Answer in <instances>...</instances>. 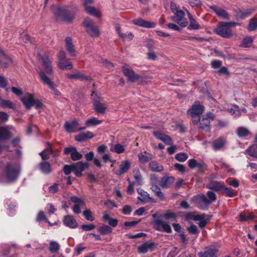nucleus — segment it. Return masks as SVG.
Returning <instances> with one entry per match:
<instances>
[{"mask_svg":"<svg viewBox=\"0 0 257 257\" xmlns=\"http://www.w3.org/2000/svg\"><path fill=\"white\" fill-rule=\"evenodd\" d=\"M41 63L42 66L38 72L41 81L47 85L56 95H59L60 92L55 87L51 79L47 76L53 74L54 73L51 60L47 55H44L41 58Z\"/></svg>","mask_w":257,"mask_h":257,"instance_id":"nucleus-1","label":"nucleus"},{"mask_svg":"<svg viewBox=\"0 0 257 257\" xmlns=\"http://www.w3.org/2000/svg\"><path fill=\"white\" fill-rule=\"evenodd\" d=\"M19 172V165L15 163L10 162L6 165L4 175L8 181H12L18 178Z\"/></svg>","mask_w":257,"mask_h":257,"instance_id":"nucleus-2","label":"nucleus"},{"mask_svg":"<svg viewBox=\"0 0 257 257\" xmlns=\"http://www.w3.org/2000/svg\"><path fill=\"white\" fill-rule=\"evenodd\" d=\"M52 10L57 19L64 23H71L74 19L73 15L66 14L65 10L63 7L54 6L52 8Z\"/></svg>","mask_w":257,"mask_h":257,"instance_id":"nucleus-3","label":"nucleus"},{"mask_svg":"<svg viewBox=\"0 0 257 257\" xmlns=\"http://www.w3.org/2000/svg\"><path fill=\"white\" fill-rule=\"evenodd\" d=\"M91 97L95 111L98 114H104L107 109V106L103 98L98 96L94 92H92Z\"/></svg>","mask_w":257,"mask_h":257,"instance_id":"nucleus-4","label":"nucleus"},{"mask_svg":"<svg viewBox=\"0 0 257 257\" xmlns=\"http://www.w3.org/2000/svg\"><path fill=\"white\" fill-rule=\"evenodd\" d=\"M204 110V107L198 101H195L192 107L188 110L187 114L192 118V121L194 124L198 123V120L196 117H199Z\"/></svg>","mask_w":257,"mask_h":257,"instance_id":"nucleus-5","label":"nucleus"},{"mask_svg":"<svg viewBox=\"0 0 257 257\" xmlns=\"http://www.w3.org/2000/svg\"><path fill=\"white\" fill-rule=\"evenodd\" d=\"M214 32L224 38H230L233 36L231 30L227 22L220 23L214 30Z\"/></svg>","mask_w":257,"mask_h":257,"instance_id":"nucleus-6","label":"nucleus"},{"mask_svg":"<svg viewBox=\"0 0 257 257\" xmlns=\"http://www.w3.org/2000/svg\"><path fill=\"white\" fill-rule=\"evenodd\" d=\"M58 66L62 70H71L73 66L70 61L66 58V54L64 51H60L58 55Z\"/></svg>","mask_w":257,"mask_h":257,"instance_id":"nucleus-7","label":"nucleus"},{"mask_svg":"<svg viewBox=\"0 0 257 257\" xmlns=\"http://www.w3.org/2000/svg\"><path fill=\"white\" fill-rule=\"evenodd\" d=\"M83 23L86 29V32L91 37L96 38L99 36L100 32L98 27L94 25V22L91 19L86 18Z\"/></svg>","mask_w":257,"mask_h":257,"instance_id":"nucleus-8","label":"nucleus"},{"mask_svg":"<svg viewBox=\"0 0 257 257\" xmlns=\"http://www.w3.org/2000/svg\"><path fill=\"white\" fill-rule=\"evenodd\" d=\"M193 201L197 204L198 207L203 210L206 209L209 204L210 201L204 194H199L194 196Z\"/></svg>","mask_w":257,"mask_h":257,"instance_id":"nucleus-9","label":"nucleus"},{"mask_svg":"<svg viewBox=\"0 0 257 257\" xmlns=\"http://www.w3.org/2000/svg\"><path fill=\"white\" fill-rule=\"evenodd\" d=\"M94 0H84L83 7L86 12L94 17L100 18L101 16L100 12L92 6Z\"/></svg>","mask_w":257,"mask_h":257,"instance_id":"nucleus-10","label":"nucleus"},{"mask_svg":"<svg viewBox=\"0 0 257 257\" xmlns=\"http://www.w3.org/2000/svg\"><path fill=\"white\" fill-rule=\"evenodd\" d=\"M174 14L175 16L171 18L172 21L177 23L182 27H185L187 26L188 22L184 19L185 13L183 11L179 10L175 12Z\"/></svg>","mask_w":257,"mask_h":257,"instance_id":"nucleus-11","label":"nucleus"},{"mask_svg":"<svg viewBox=\"0 0 257 257\" xmlns=\"http://www.w3.org/2000/svg\"><path fill=\"white\" fill-rule=\"evenodd\" d=\"M122 71L125 76L127 77L128 80L134 82L141 78V76L135 73L133 70L128 68L127 66L122 67Z\"/></svg>","mask_w":257,"mask_h":257,"instance_id":"nucleus-12","label":"nucleus"},{"mask_svg":"<svg viewBox=\"0 0 257 257\" xmlns=\"http://www.w3.org/2000/svg\"><path fill=\"white\" fill-rule=\"evenodd\" d=\"M88 163H84L82 161H79L75 164L72 165L73 168V172L77 177L82 176V172L85 170V169L88 167Z\"/></svg>","mask_w":257,"mask_h":257,"instance_id":"nucleus-13","label":"nucleus"},{"mask_svg":"<svg viewBox=\"0 0 257 257\" xmlns=\"http://www.w3.org/2000/svg\"><path fill=\"white\" fill-rule=\"evenodd\" d=\"M155 229L158 231H163L167 233H171L172 229L170 225L166 223L165 221L161 219L155 220Z\"/></svg>","mask_w":257,"mask_h":257,"instance_id":"nucleus-14","label":"nucleus"},{"mask_svg":"<svg viewBox=\"0 0 257 257\" xmlns=\"http://www.w3.org/2000/svg\"><path fill=\"white\" fill-rule=\"evenodd\" d=\"M64 152L66 155L70 154L71 159L74 161L80 160L83 157L82 155L77 151L76 148L73 147L66 148Z\"/></svg>","mask_w":257,"mask_h":257,"instance_id":"nucleus-15","label":"nucleus"},{"mask_svg":"<svg viewBox=\"0 0 257 257\" xmlns=\"http://www.w3.org/2000/svg\"><path fill=\"white\" fill-rule=\"evenodd\" d=\"M133 23L135 25L145 28H154L156 26L155 22L146 21L142 18L134 20Z\"/></svg>","mask_w":257,"mask_h":257,"instance_id":"nucleus-16","label":"nucleus"},{"mask_svg":"<svg viewBox=\"0 0 257 257\" xmlns=\"http://www.w3.org/2000/svg\"><path fill=\"white\" fill-rule=\"evenodd\" d=\"M153 135L157 139L163 142L166 145H172L173 144L172 138L166 134L158 131H155L153 132Z\"/></svg>","mask_w":257,"mask_h":257,"instance_id":"nucleus-17","label":"nucleus"},{"mask_svg":"<svg viewBox=\"0 0 257 257\" xmlns=\"http://www.w3.org/2000/svg\"><path fill=\"white\" fill-rule=\"evenodd\" d=\"M71 201L75 203L73 207V211L75 213L79 214L81 212L80 207L85 205V202L81 198L75 196H72L70 198Z\"/></svg>","mask_w":257,"mask_h":257,"instance_id":"nucleus-18","label":"nucleus"},{"mask_svg":"<svg viewBox=\"0 0 257 257\" xmlns=\"http://www.w3.org/2000/svg\"><path fill=\"white\" fill-rule=\"evenodd\" d=\"M131 167V163L128 160L121 162L119 169L115 171V174L118 176L121 175L128 171Z\"/></svg>","mask_w":257,"mask_h":257,"instance_id":"nucleus-19","label":"nucleus"},{"mask_svg":"<svg viewBox=\"0 0 257 257\" xmlns=\"http://www.w3.org/2000/svg\"><path fill=\"white\" fill-rule=\"evenodd\" d=\"M155 246L154 243L148 241L139 246L138 248V251L139 253H145L148 251H152Z\"/></svg>","mask_w":257,"mask_h":257,"instance_id":"nucleus-20","label":"nucleus"},{"mask_svg":"<svg viewBox=\"0 0 257 257\" xmlns=\"http://www.w3.org/2000/svg\"><path fill=\"white\" fill-rule=\"evenodd\" d=\"M65 48L66 50L68 52L71 57H75L76 56V52L74 48V45L72 43V38L67 37L65 38Z\"/></svg>","mask_w":257,"mask_h":257,"instance_id":"nucleus-21","label":"nucleus"},{"mask_svg":"<svg viewBox=\"0 0 257 257\" xmlns=\"http://www.w3.org/2000/svg\"><path fill=\"white\" fill-rule=\"evenodd\" d=\"M63 222L66 226L71 228H75L78 226V223L72 215H68L64 216Z\"/></svg>","mask_w":257,"mask_h":257,"instance_id":"nucleus-22","label":"nucleus"},{"mask_svg":"<svg viewBox=\"0 0 257 257\" xmlns=\"http://www.w3.org/2000/svg\"><path fill=\"white\" fill-rule=\"evenodd\" d=\"M175 178L172 176H164L160 181V185L164 188H169L174 182Z\"/></svg>","mask_w":257,"mask_h":257,"instance_id":"nucleus-23","label":"nucleus"},{"mask_svg":"<svg viewBox=\"0 0 257 257\" xmlns=\"http://www.w3.org/2000/svg\"><path fill=\"white\" fill-rule=\"evenodd\" d=\"M115 29L118 35L123 41H130L133 39L134 35L132 32H126L123 33L121 32L120 27H116Z\"/></svg>","mask_w":257,"mask_h":257,"instance_id":"nucleus-24","label":"nucleus"},{"mask_svg":"<svg viewBox=\"0 0 257 257\" xmlns=\"http://www.w3.org/2000/svg\"><path fill=\"white\" fill-rule=\"evenodd\" d=\"M46 144L47 145V148L39 154L43 160H47L49 159L50 153L53 154V148L52 145L49 142H47Z\"/></svg>","mask_w":257,"mask_h":257,"instance_id":"nucleus-25","label":"nucleus"},{"mask_svg":"<svg viewBox=\"0 0 257 257\" xmlns=\"http://www.w3.org/2000/svg\"><path fill=\"white\" fill-rule=\"evenodd\" d=\"M254 11L253 8L239 10L237 12L236 17L240 19H243L249 17Z\"/></svg>","mask_w":257,"mask_h":257,"instance_id":"nucleus-26","label":"nucleus"},{"mask_svg":"<svg viewBox=\"0 0 257 257\" xmlns=\"http://www.w3.org/2000/svg\"><path fill=\"white\" fill-rule=\"evenodd\" d=\"M21 101L27 108H30L32 106L34 105V95L32 94H28L25 97L22 98Z\"/></svg>","mask_w":257,"mask_h":257,"instance_id":"nucleus-27","label":"nucleus"},{"mask_svg":"<svg viewBox=\"0 0 257 257\" xmlns=\"http://www.w3.org/2000/svg\"><path fill=\"white\" fill-rule=\"evenodd\" d=\"M218 250V249L215 246H212L207 248L204 252H199L198 253L199 257H214Z\"/></svg>","mask_w":257,"mask_h":257,"instance_id":"nucleus-28","label":"nucleus"},{"mask_svg":"<svg viewBox=\"0 0 257 257\" xmlns=\"http://www.w3.org/2000/svg\"><path fill=\"white\" fill-rule=\"evenodd\" d=\"M78 125V121L75 119L71 122H66L64 127L67 132L69 133H73L77 131V127Z\"/></svg>","mask_w":257,"mask_h":257,"instance_id":"nucleus-29","label":"nucleus"},{"mask_svg":"<svg viewBox=\"0 0 257 257\" xmlns=\"http://www.w3.org/2000/svg\"><path fill=\"white\" fill-rule=\"evenodd\" d=\"M187 15L189 20V25L188 27V29L196 30L201 28L199 23L196 21L190 13L188 12Z\"/></svg>","mask_w":257,"mask_h":257,"instance_id":"nucleus-30","label":"nucleus"},{"mask_svg":"<svg viewBox=\"0 0 257 257\" xmlns=\"http://www.w3.org/2000/svg\"><path fill=\"white\" fill-rule=\"evenodd\" d=\"M137 191L138 194H139V196L138 197L137 199L141 202H145L148 201V200H153V198L150 197L149 194L143 189L141 188H139L137 189Z\"/></svg>","mask_w":257,"mask_h":257,"instance_id":"nucleus-31","label":"nucleus"},{"mask_svg":"<svg viewBox=\"0 0 257 257\" xmlns=\"http://www.w3.org/2000/svg\"><path fill=\"white\" fill-rule=\"evenodd\" d=\"M226 143V140L222 138H219L212 143V148L214 150H219L224 148Z\"/></svg>","mask_w":257,"mask_h":257,"instance_id":"nucleus-32","label":"nucleus"},{"mask_svg":"<svg viewBox=\"0 0 257 257\" xmlns=\"http://www.w3.org/2000/svg\"><path fill=\"white\" fill-rule=\"evenodd\" d=\"M149 169L154 172H161L164 170L163 166L156 161H152L149 165Z\"/></svg>","mask_w":257,"mask_h":257,"instance_id":"nucleus-33","label":"nucleus"},{"mask_svg":"<svg viewBox=\"0 0 257 257\" xmlns=\"http://www.w3.org/2000/svg\"><path fill=\"white\" fill-rule=\"evenodd\" d=\"M224 187V184L218 181H213L208 185V188L216 191H220Z\"/></svg>","mask_w":257,"mask_h":257,"instance_id":"nucleus-34","label":"nucleus"},{"mask_svg":"<svg viewBox=\"0 0 257 257\" xmlns=\"http://www.w3.org/2000/svg\"><path fill=\"white\" fill-rule=\"evenodd\" d=\"M198 122H199V128L201 130L208 131L210 128V120L208 118H202L201 119H199Z\"/></svg>","mask_w":257,"mask_h":257,"instance_id":"nucleus-35","label":"nucleus"},{"mask_svg":"<svg viewBox=\"0 0 257 257\" xmlns=\"http://www.w3.org/2000/svg\"><path fill=\"white\" fill-rule=\"evenodd\" d=\"M67 77L70 79H78L80 80H88L89 77L84 75V74L77 72L72 74H67Z\"/></svg>","mask_w":257,"mask_h":257,"instance_id":"nucleus-36","label":"nucleus"},{"mask_svg":"<svg viewBox=\"0 0 257 257\" xmlns=\"http://www.w3.org/2000/svg\"><path fill=\"white\" fill-rule=\"evenodd\" d=\"M40 169L41 172L45 174H48L52 171L51 166L48 162H43L39 164Z\"/></svg>","mask_w":257,"mask_h":257,"instance_id":"nucleus-37","label":"nucleus"},{"mask_svg":"<svg viewBox=\"0 0 257 257\" xmlns=\"http://www.w3.org/2000/svg\"><path fill=\"white\" fill-rule=\"evenodd\" d=\"M152 191L155 193V195L159 197L161 200H165L164 195L161 191V189L157 185L152 184L151 187Z\"/></svg>","mask_w":257,"mask_h":257,"instance_id":"nucleus-38","label":"nucleus"},{"mask_svg":"<svg viewBox=\"0 0 257 257\" xmlns=\"http://www.w3.org/2000/svg\"><path fill=\"white\" fill-rule=\"evenodd\" d=\"M211 9L213 10L215 13L219 17H221L223 18L228 19L229 17L228 14L226 13L225 11L223 9H221L215 6H213L211 7Z\"/></svg>","mask_w":257,"mask_h":257,"instance_id":"nucleus-39","label":"nucleus"},{"mask_svg":"<svg viewBox=\"0 0 257 257\" xmlns=\"http://www.w3.org/2000/svg\"><path fill=\"white\" fill-rule=\"evenodd\" d=\"M10 137V134L9 130L4 127H0V140H7ZM2 151V149L0 147V153Z\"/></svg>","mask_w":257,"mask_h":257,"instance_id":"nucleus-40","label":"nucleus"},{"mask_svg":"<svg viewBox=\"0 0 257 257\" xmlns=\"http://www.w3.org/2000/svg\"><path fill=\"white\" fill-rule=\"evenodd\" d=\"M253 41V37L251 36H248L245 37L243 39L240 46L243 48H249Z\"/></svg>","mask_w":257,"mask_h":257,"instance_id":"nucleus-41","label":"nucleus"},{"mask_svg":"<svg viewBox=\"0 0 257 257\" xmlns=\"http://www.w3.org/2000/svg\"><path fill=\"white\" fill-rule=\"evenodd\" d=\"M133 176L135 180V183L138 185H141L143 183V178L141 172L138 169H135L133 171Z\"/></svg>","mask_w":257,"mask_h":257,"instance_id":"nucleus-42","label":"nucleus"},{"mask_svg":"<svg viewBox=\"0 0 257 257\" xmlns=\"http://www.w3.org/2000/svg\"><path fill=\"white\" fill-rule=\"evenodd\" d=\"M236 134L240 137H245L250 134L249 131L246 127H239L236 130Z\"/></svg>","mask_w":257,"mask_h":257,"instance_id":"nucleus-43","label":"nucleus"},{"mask_svg":"<svg viewBox=\"0 0 257 257\" xmlns=\"http://www.w3.org/2000/svg\"><path fill=\"white\" fill-rule=\"evenodd\" d=\"M102 122V120H99L95 117H91L86 121L85 124L87 126H94L98 125Z\"/></svg>","mask_w":257,"mask_h":257,"instance_id":"nucleus-44","label":"nucleus"},{"mask_svg":"<svg viewBox=\"0 0 257 257\" xmlns=\"http://www.w3.org/2000/svg\"><path fill=\"white\" fill-rule=\"evenodd\" d=\"M246 152L250 156L257 158V145L254 144L251 146L246 150Z\"/></svg>","mask_w":257,"mask_h":257,"instance_id":"nucleus-45","label":"nucleus"},{"mask_svg":"<svg viewBox=\"0 0 257 257\" xmlns=\"http://www.w3.org/2000/svg\"><path fill=\"white\" fill-rule=\"evenodd\" d=\"M0 59L2 62H4L5 67H7L8 63L12 62L11 58L8 57L5 52L0 49Z\"/></svg>","mask_w":257,"mask_h":257,"instance_id":"nucleus-46","label":"nucleus"},{"mask_svg":"<svg viewBox=\"0 0 257 257\" xmlns=\"http://www.w3.org/2000/svg\"><path fill=\"white\" fill-rule=\"evenodd\" d=\"M257 29V19L255 18H251L248 23V30L249 31H253Z\"/></svg>","mask_w":257,"mask_h":257,"instance_id":"nucleus-47","label":"nucleus"},{"mask_svg":"<svg viewBox=\"0 0 257 257\" xmlns=\"http://www.w3.org/2000/svg\"><path fill=\"white\" fill-rule=\"evenodd\" d=\"M146 154L147 152H145L144 154L141 153L138 155V158L141 163H146L153 158V157L152 156H148L146 155Z\"/></svg>","mask_w":257,"mask_h":257,"instance_id":"nucleus-48","label":"nucleus"},{"mask_svg":"<svg viewBox=\"0 0 257 257\" xmlns=\"http://www.w3.org/2000/svg\"><path fill=\"white\" fill-rule=\"evenodd\" d=\"M0 105L3 107L14 108L15 105L11 101L5 99H1Z\"/></svg>","mask_w":257,"mask_h":257,"instance_id":"nucleus-49","label":"nucleus"},{"mask_svg":"<svg viewBox=\"0 0 257 257\" xmlns=\"http://www.w3.org/2000/svg\"><path fill=\"white\" fill-rule=\"evenodd\" d=\"M99 232L103 235L110 233L112 232V228L108 225H103L99 228Z\"/></svg>","mask_w":257,"mask_h":257,"instance_id":"nucleus-50","label":"nucleus"},{"mask_svg":"<svg viewBox=\"0 0 257 257\" xmlns=\"http://www.w3.org/2000/svg\"><path fill=\"white\" fill-rule=\"evenodd\" d=\"M162 216L166 220L171 219L173 221H175L177 217L175 213L171 212L169 211H166L164 213H163Z\"/></svg>","mask_w":257,"mask_h":257,"instance_id":"nucleus-51","label":"nucleus"},{"mask_svg":"<svg viewBox=\"0 0 257 257\" xmlns=\"http://www.w3.org/2000/svg\"><path fill=\"white\" fill-rule=\"evenodd\" d=\"M60 249V246L56 241H52L50 243L49 250L51 252H56Z\"/></svg>","mask_w":257,"mask_h":257,"instance_id":"nucleus-52","label":"nucleus"},{"mask_svg":"<svg viewBox=\"0 0 257 257\" xmlns=\"http://www.w3.org/2000/svg\"><path fill=\"white\" fill-rule=\"evenodd\" d=\"M227 111L232 115L234 114L235 116H239L240 115V110H239V107L236 105H233V108H228Z\"/></svg>","mask_w":257,"mask_h":257,"instance_id":"nucleus-53","label":"nucleus"},{"mask_svg":"<svg viewBox=\"0 0 257 257\" xmlns=\"http://www.w3.org/2000/svg\"><path fill=\"white\" fill-rule=\"evenodd\" d=\"M85 218L88 221H93L94 220V217L93 216L92 212L90 210H85L83 213Z\"/></svg>","mask_w":257,"mask_h":257,"instance_id":"nucleus-54","label":"nucleus"},{"mask_svg":"<svg viewBox=\"0 0 257 257\" xmlns=\"http://www.w3.org/2000/svg\"><path fill=\"white\" fill-rule=\"evenodd\" d=\"M188 158V155L186 153H180L175 155V159L180 162H184Z\"/></svg>","mask_w":257,"mask_h":257,"instance_id":"nucleus-55","label":"nucleus"},{"mask_svg":"<svg viewBox=\"0 0 257 257\" xmlns=\"http://www.w3.org/2000/svg\"><path fill=\"white\" fill-rule=\"evenodd\" d=\"M113 150L117 154H121L124 151V148L123 146L120 144H117L114 146Z\"/></svg>","mask_w":257,"mask_h":257,"instance_id":"nucleus-56","label":"nucleus"},{"mask_svg":"<svg viewBox=\"0 0 257 257\" xmlns=\"http://www.w3.org/2000/svg\"><path fill=\"white\" fill-rule=\"evenodd\" d=\"M239 220L241 221H247L248 220H251L253 218V216L250 214L248 216H245V215L243 213L239 214Z\"/></svg>","mask_w":257,"mask_h":257,"instance_id":"nucleus-57","label":"nucleus"},{"mask_svg":"<svg viewBox=\"0 0 257 257\" xmlns=\"http://www.w3.org/2000/svg\"><path fill=\"white\" fill-rule=\"evenodd\" d=\"M63 171L65 175H69L71 172H73V168L72 167V165H65L63 167Z\"/></svg>","mask_w":257,"mask_h":257,"instance_id":"nucleus-58","label":"nucleus"},{"mask_svg":"<svg viewBox=\"0 0 257 257\" xmlns=\"http://www.w3.org/2000/svg\"><path fill=\"white\" fill-rule=\"evenodd\" d=\"M207 195L208 197V200L210 201V203L215 201L216 200V194L212 191H208L207 192Z\"/></svg>","mask_w":257,"mask_h":257,"instance_id":"nucleus-59","label":"nucleus"},{"mask_svg":"<svg viewBox=\"0 0 257 257\" xmlns=\"http://www.w3.org/2000/svg\"><path fill=\"white\" fill-rule=\"evenodd\" d=\"M9 118V114L4 112V111H0V121L3 122H6Z\"/></svg>","mask_w":257,"mask_h":257,"instance_id":"nucleus-60","label":"nucleus"},{"mask_svg":"<svg viewBox=\"0 0 257 257\" xmlns=\"http://www.w3.org/2000/svg\"><path fill=\"white\" fill-rule=\"evenodd\" d=\"M224 189V192L226 194V195L230 197H233L235 195V193L233 192V190L232 188L229 187H224L223 188Z\"/></svg>","mask_w":257,"mask_h":257,"instance_id":"nucleus-61","label":"nucleus"},{"mask_svg":"<svg viewBox=\"0 0 257 257\" xmlns=\"http://www.w3.org/2000/svg\"><path fill=\"white\" fill-rule=\"evenodd\" d=\"M47 219L45 214L43 211L39 212L36 218L37 221L40 222L43 220L46 221Z\"/></svg>","mask_w":257,"mask_h":257,"instance_id":"nucleus-62","label":"nucleus"},{"mask_svg":"<svg viewBox=\"0 0 257 257\" xmlns=\"http://www.w3.org/2000/svg\"><path fill=\"white\" fill-rule=\"evenodd\" d=\"M187 230L189 233L192 234H196L198 233L197 227L195 225H191L187 228Z\"/></svg>","mask_w":257,"mask_h":257,"instance_id":"nucleus-63","label":"nucleus"},{"mask_svg":"<svg viewBox=\"0 0 257 257\" xmlns=\"http://www.w3.org/2000/svg\"><path fill=\"white\" fill-rule=\"evenodd\" d=\"M95 228V225L93 224H83L81 225V228L84 231H89Z\"/></svg>","mask_w":257,"mask_h":257,"instance_id":"nucleus-64","label":"nucleus"}]
</instances>
